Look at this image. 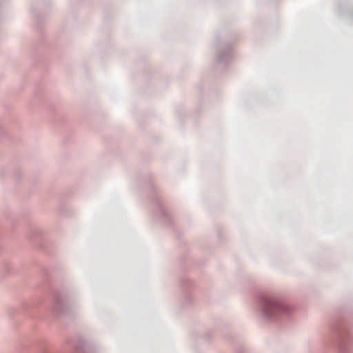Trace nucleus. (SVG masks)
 Here are the masks:
<instances>
[{"label":"nucleus","mask_w":353,"mask_h":353,"mask_svg":"<svg viewBox=\"0 0 353 353\" xmlns=\"http://www.w3.org/2000/svg\"><path fill=\"white\" fill-rule=\"evenodd\" d=\"M276 306V303L272 301V300H269L268 301L266 305H265V310H269L270 308H272V307H275ZM267 313V314H268V312L266 311L265 312Z\"/></svg>","instance_id":"nucleus-1"}]
</instances>
